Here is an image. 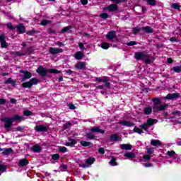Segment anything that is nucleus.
<instances>
[{"instance_id":"nucleus-1","label":"nucleus","mask_w":181,"mask_h":181,"mask_svg":"<svg viewBox=\"0 0 181 181\" xmlns=\"http://www.w3.org/2000/svg\"><path fill=\"white\" fill-rule=\"evenodd\" d=\"M147 57H151V55L146 54L145 52H137L134 54V58L136 60H144Z\"/></svg>"},{"instance_id":"nucleus-2","label":"nucleus","mask_w":181,"mask_h":181,"mask_svg":"<svg viewBox=\"0 0 181 181\" xmlns=\"http://www.w3.org/2000/svg\"><path fill=\"white\" fill-rule=\"evenodd\" d=\"M168 108V104L164 105H153V111L155 112H158L159 111H164V110H166Z\"/></svg>"},{"instance_id":"nucleus-3","label":"nucleus","mask_w":181,"mask_h":181,"mask_svg":"<svg viewBox=\"0 0 181 181\" xmlns=\"http://www.w3.org/2000/svg\"><path fill=\"white\" fill-rule=\"evenodd\" d=\"M20 73H23V74H24L23 77L21 79L22 83L26 81V80H29V78H31L32 77V73L28 71L20 70Z\"/></svg>"},{"instance_id":"nucleus-4","label":"nucleus","mask_w":181,"mask_h":181,"mask_svg":"<svg viewBox=\"0 0 181 181\" xmlns=\"http://www.w3.org/2000/svg\"><path fill=\"white\" fill-rule=\"evenodd\" d=\"M1 121L5 122L4 128H11V127H12V124H13V121L9 117H4L1 119Z\"/></svg>"},{"instance_id":"nucleus-5","label":"nucleus","mask_w":181,"mask_h":181,"mask_svg":"<svg viewBox=\"0 0 181 181\" xmlns=\"http://www.w3.org/2000/svg\"><path fill=\"white\" fill-rule=\"evenodd\" d=\"M36 71L40 74V76H41V77H46V76H47V71L45 70V67H43V66H40Z\"/></svg>"},{"instance_id":"nucleus-6","label":"nucleus","mask_w":181,"mask_h":181,"mask_svg":"<svg viewBox=\"0 0 181 181\" xmlns=\"http://www.w3.org/2000/svg\"><path fill=\"white\" fill-rule=\"evenodd\" d=\"M180 96V93H178L168 94L164 98V100H175L176 98H179Z\"/></svg>"},{"instance_id":"nucleus-7","label":"nucleus","mask_w":181,"mask_h":181,"mask_svg":"<svg viewBox=\"0 0 181 181\" xmlns=\"http://www.w3.org/2000/svg\"><path fill=\"white\" fill-rule=\"evenodd\" d=\"M171 117H169L170 119H174L175 118H177V119H181V112L180 111H174L171 113Z\"/></svg>"},{"instance_id":"nucleus-8","label":"nucleus","mask_w":181,"mask_h":181,"mask_svg":"<svg viewBox=\"0 0 181 181\" xmlns=\"http://www.w3.org/2000/svg\"><path fill=\"white\" fill-rule=\"evenodd\" d=\"M115 36H117V33L115 31H110L106 35V39H107V40H112L113 39H115Z\"/></svg>"},{"instance_id":"nucleus-9","label":"nucleus","mask_w":181,"mask_h":181,"mask_svg":"<svg viewBox=\"0 0 181 181\" xmlns=\"http://www.w3.org/2000/svg\"><path fill=\"white\" fill-rule=\"evenodd\" d=\"M94 162H95V158L90 157L86 160V164L82 165V168H88V166H90V165H93Z\"/></svg>"},{"instance_id":"nucleus-10","label":"nucleus","mask_w":181,"mask_h":181,"mask_svg":"<svg viewBox=\"0 0 181 181\" xmlns=\"http://www.w3.org/2000/svg\"><path fill=\"white\" fill-rule=\"evenodd\" d=\"M36 132H47V127L44 125H38L35 127Z\"/></svg>"},{"instance_id":"nucleus-11","label":"nucleus","mask_w":181,"mask_h":181,"mask_svg":"<svg viewBox=\"0 0 181 181\" xmlns=\"http://www.w3.org/2000/svg\"><path fill=\"white\" fill-rule=\"evenodd\" d=\"M5 39H6V37L4 35H0V43L2 48H6L8 47V43H6V41H5Z\"/></svg>"},{"instance_id":"nucleus-12","label":"nucleus","mask_w":181,"mask_h":181,"mask_svg":"<svg viewBox=\"0 0 181 181\" xmlns=\"http://www.w3.org/2000/svg\"><path fill=\"white\" fill-rule=\"evenodd\" d=\"M63 52V49L62 48H54V47H50L49 48V53L51 54H57V53H62Z\"/></svg>"},{"instance_id":"nucleus-13","label":"nucleus","mask_w":181,"mask_h":181,"mask_svg":"<svg viewBox=\"0 0 181 181\" xmlns=\"http://www.w3.org/2000/svg\"><path fill=\"white\" fill-rule=\"evenodd\" d=\"M110 142H118V141H121V137L118 136V134H112L110 137Z\"/></svg>"},{"instance_id":"nucleus-14","label":"nucleus","mask_w":181,"mask_h":181,"mask_svg":"<svg viewBox=\"0 0 181 181\" xmlns=\"http://www.w3.org/2000/svg\"><path fill=\"white\" fill-rule=\"evenodd\" d=\"M107 11L110 12H115V11H118V5L117 4H112L107 6Z\"/></svg>"},{"instance_id":"nucleus-15","label":"nucleus","mask_w":181,"mask_h":181,"mask_svg":"<svg viewBox=\"0 0 181 181\" xmlns=\"http://www.w3.org/2000/svg\"><path fill=\"white\" fill-rule=\"evenodd\" d=\"M31 151L33 152H35V153H39L42 152V146H40L37 144L31 147Z\"/></svg>"},{"instance_id":"nucleus-16","label":"nucleus","mask_w":181,"mask_h":181,"mask_svg":"<svg viewBox=\"0 0 181 181\" xmlns=\"http://www.w3.org/2000/svg\"><path fill=\"white\" fill-rule=\"evenodd\" d=\"M2 151H4L2 152ZM0 152H2L3 155H11V153H12V152H13V150H12L11 148H1L0 147Z\"/></svg>"},{"instance_id":"nucleus-17","label":"nucleus","mask_w":181,"mask_h":181,"mask_svg":"<svg viewBox=\"0 0 181 181\" xmlns=\"http://www.w3.org/2000/svg\"><path fill=\"white\" fill-rule=\"evenodd\" d=\"M141 29L146 33H153V29L151 26L141 27Z\"/></svg>"},{"instance_id":"nucleus-18","label":"nucleus","mask_w":181,"mask_h":181,"mask_svg":"<svg viewBox=\"0 0 181 181\" xmlns=\"http://www.w3.org/2000/svg\"><path fill=\"white\" fill-rule=\"evenodd\" d=\"M11 121H19L21 122V121H24L25 120V117L23 116H19L18 115L12 117L11 118Z\"/></svg>"},{"instance_id":"nucleus-19","label":"nucleus","mask_w":181,"mask_h":181,"mask_svg":"<svg viewBox=\"0 0 181 181\" xmlns=\"http://www.w3.org/2000/svg\"><path fill=\"white\" fill-rule=\"evenodd\" d=\"M91 132H98L99 134H104L105 131L100 129L98 127H93L90 129Z\"/></svg>"},{"instance_id":"nucleus-20","label":"nucleus","mask_w":181,"mask_h":181,"mask_svg":"<svg viewBox=\"0 0 181 181\" xmlns=\"http://www.w3.org/2000/svg\"><path fill=\"white\" fill-rule=\"evenodd\" d=\"M80 144L83 147L88 146L89 148H93V143L90 141H81Z\"/></svg>"},{"instance_id":"nucleus-21","label":"nucleus","mask_w":181,"mask_h":181,"mask_svg":"<svg viewBox=\"0 0 181 181\" xmlns=\"http://www.w3.org/2000/svg\"><path fill=\"white\" fill-rule=\"evenodd\" d=\"M29 164V161L26 159H21L18 162V166L23 167Z\"/></svg>"},{"instance_id":"nucleus-22","label":"nucleus","mask_w":181,"mask_h":181,"mask_svg":"<svg viewBox=\"0 0 181 181\" xmlns=\"http://www.w3.org/2000/svg\"><path fill=\"white\" fill-rule=\"evenodd\" d=\"M119 124L120 125H124V127H134V125H135V124L127 121H121L119 122Z\"/></svg>"},{"instance_id":"nucleus-23","label":"nucleus","mask_w":181,"mask_h":181,"mask_svg":"<svg viewBox=\"0 0 181 181\" xmlns=\"http://www.w3.org/2000/svg\"><path fill=\"white\" fill-rule=\"evenodd\" d=\"M76 69H78V70H83L86 67V63L84 62H78L76 66Z\"/></svg>"},{"instance_id":"nucleus-24","label":"nucleus","mask_w":181,"mask_h":181,"mask_svg":"<svg viewBox=\"0 0 181 181\" xmlns=\"http://www.w3.org/2000/svg\"><path fill=\"white\" fill-rule=\"evenodd\" d=\"M124 156L128 159H135V153L127 152L124 153Z\"/></svg>"},{"instance_id":"nucleus-25","label":"nucleus","mask_w":181,"mask_h":181,"mask_svg":"<svg viewBox=\"0 0 181 181\" xmlns=\"http://www.w3.org/2000/svg\"><path fill=\"white\" fill-rule=\"evenodd\" d=\"M83 57H84V54L81 52H77L75 54V59H76V60H81Z\"/></svg>"},{"instance_id":"nucleus-26","label":"nucleus","mask_w":181,"mask_h":181,"mask_svg":"<svg viewBox=\"0 0 181 181\" xmlns=\"http://www.w3.org/2000/svg\"><path fill=\"white\" fill-rule=\"evenodd\" d=\"M156 122H158V120L157 119H148L147 121H146V123L148 127H152V125H153L154 124H156Z\"/></svg>"},{"instance_id":"nucleus-27","label":"nucleus","mask_w":181,"mask_h":181,"mask_svg":"<svg viewBox=\"0 0 181 181\" xmlns=\"http://www.w3.org/2000/svg\"><path fill=\"white\" fill-rule=\"evenodd\" d=\"M121 149H124L125 151H131L132 149V145L131 144H122Z\"/></svg>"},{"instance_id":"nucleus-28","label":"nucleus","mask_w":181,"mask_h":181,"mask_svg":"<svg viewBox=\"0 0 181 181\" xmlns=\"http://www.w3.org/2000/svg\"><path fill=\"white\" fill-rule=\"evenodd\" d=\"M21 86L23 88H32V82L28 81L22 83Z\"/></svg>"},{"instance_id":"nucleus-29","label":"nucleus","mask_w":181,"mask_h":181,"mask_svg":"<svg viewBox=\"0 0 181 181\" xmlns=\"http://www.w3.org/2000/svg\"><path fill=\"white\" fill-rule=\"evenodd\" d=\"M144 112L146 115H151L152 114V107H146L144 110Z\"/></svg>"},{"instance_id":"nucleus-30","label":"nucleus","mask_w":181,"mask_h":181,"mask_svg":"<svg viewBox=\"0 0 181 181\" xmlns=\"http://www.w3.org/2000/svg\"><path fill=\"white\" fill-rule=\"evenodd\" d=\"M151 145H153V146H160V145H162V143H160V141L155 140V139L151 140Z\"/></svg>"},{"instance_id":"nucleus-31","label":"nucleus","mask_w":181,"mask_h":181,"mask_svg":"<svg viewBox=\"0 0 181 181\" xmlns=\"http://www.w3.org/2000/svg\"><path fill=\"white\" fill-rule=\"evenodd\" d=\"M17 32H19L20 33H25L24 25L22 24L17 25Z\"/></svg>"},{"instance_id":"nucleus-32","label":"nucleus","mask_w":181,"mask_h":181,"mask_svg":"<svg viewBox=\"0 0 181 181\" xmlns=\"http://www.w3.org/2000/svg\"><path fill=\"white\" fill-rule=\"evenodd\" d=\"M4 83L5 84H11L13 87H15V84H16V81H13L12 78H8Z\"/></svg>"},{"instance_id":"nucleus-33","label":"nucleus","mask_w":181,"mask_h":181,"mask_svg":"<svg viewBox=\"0 0 181 181\" xmlns=\"http://www.w3.org/2000/svg\"><path fill=\"white\" fill-rule=\"evenodd\" d=\"M153 105H160V104L162 103V100L159 98H153L152 100Z\"/></svg>"},{"instance_id":"nucleus-34","label":"nucleus","mask_w":181,"mask_h":181,"mask_svg":"<svg viewBox=\"0 0 181 181\" xmlns=\"http://www.w3.org/2000/svg\"><path fill=\"white\" fill-rule=\"evenodd\" d=\"M171 70L175 73H181V66H173Z\"/></svg>"},{"instance_id":"nucleus-35","label":"nucleus","mask_w":181,"mask_h":181,"mask_svg":"<svg viewBox=\"0 0 181 181\" xmlns=\"http://www.w3.org/2000/svg\"><path fill=\"white\" fill-rule=\"evenodd\" d=\"M48 73H50L51 74H60V71L54 69H49L47 70Z\"/></svg>"},{"instance_id":"nucleus-36","label":"nucleus","mask_w":181,"mask_h":181,"mask_svg":"<svg viewBox=\"0 0 181 181\" xmlns=\"http://www.w3.org/2000/svg\"><path fill=\"white\" fill-rule=\"evenodd\" d=\"M139 128H141V129H144V131H146V132H148L149 126L147 124V123H144L139 126Z\"/></svg>"},{"instance_id":"nucleus-37","label":"nucleus","mask_w":181,"mask_h":181,"mask_svg":"<svg viewBox=\"0 0 181 181\" xmlns=\"http://www.w3.org/2000/svg\"><path fill=\"white\" fill-rule=\"evenodd\" d=\"M105 81H103V83H105V87L110 88V87H111V83L109 82L110 79L107 76L105 78Z\"/></svg>"},{"instance_id":"nucleus-38","label":"nucleus","mask_w":181,"mask_h":181,"mask_svg":"<svg viewBox=\"0 0 181 181\" xmlns=\"http://www.w3.org/2000/svg\"><path fill=\"white\" fill-rule=\"evenodd\" d=\"M52 23L50 20H42V21L40 23L42 26H45V25H49Z\"/></svg>"},{"instance_id":"nucleus-39","label":"nucleus","mask_w":181,"mask_h":181,"mask_svg":"<svg viewBox=\"0 0 181 181\" xmlns=\"http://www.w3.org/2000/svg\"><path fill=\"white\" fill-rule=\"evenodd\" d=\"M133 132H136L137 134H143L144 130L139 129L138 127H135L133 129Z\"/></svg>"},{"instance_id":"nucleus-40","label":"nucleus","mask_w":181,"mask_h":181,"mask_svg":"<svg viewBox=\"0 0 181 181\" xmlns=\"http://www.w3.org/2000/svg\"><path fill=\"white\" fill-rule=\"evenodd\" d=\"M6 169H8V166L4 165V164H0V172H6Z\"/></svg>"},{"instance_id":"nucleus-41","label":"nucleus","mask_w":181,"mask_h":181,"mask_svg":"<svg viewBox=\"0 0 181 181\" xmlns=\"http://www.w3.org/2000/svg\"><path fill=\"white\" fill-rule=\"evenodd\" d=\"M30 83H31L32 86H33V85L37 84V83H39V80H37V78H32L30 80Z\"/></svg>"},{"instance_id":"nucleus-42","label":"nucleus","mask_w":181,"mask_h":181,"mask_svg":"<svg viewBox=\"0 0 181 181\" xmlns=\"http://www.w3.org/2000/svg\"><path fill=\"white\" fill-rule=\"evenodd\" d=\"M115 160H117V159L115 158H112L110 161V165H111V166H117L118 163H117Z\"/></svg>"},{"instance_id":"nucleus-43","label":"nucleus","mask_w":181,"mask_h":181,"mask_svg":"<svg viewBox=\"0 0 181 181\" xmlns=\"http://www.w3.org/2000/svg\"><path fill=\"white\" fill-rule=\"evenodd\" d=\"M28 54H32L35 52V48L33 47H30L27 49Z\"/></svg>"},{"instance_id":"nucleus-44","label":"nucleus","mask_w":181,"mask_h":181,"mask_svg":"<svg viewBox=\"0 0 181 181\" xmlns=\"http://www.w3.org/2000/svg\"><path fill=\"white\" fill-rule=\"evenodd\" d=\"M147 3L151 6H155V5L157 4L156 1L155 0H147Z\"/></svg>"},{"instance_id":"nucleus-45","label":"nucleus","mask_w":181,"mask_h":181,"mask_svg":"<svg viewBox=\"0 0 181 181\" xmlns=\"http://www.w3.org/2000/svg\"><path fill=\"white\" fill-rule=\"evenodd\" d=\"M86 136L88 139H94L95 138V136L93 133H86Z\"/></svg>"},{"instance_id":"nucleus-46","label":"nucleus","mask_w":181,"mask_h":181,"mask_svg":"<svg viewBox=\"0 0 181 181\" xmlns=\"http://www.w3.org/2000/svg\"><path fill=\"white\" fill-rule=\"evenodd\" d=\"M101 47H102V49H108L110 47V45L108 43H107V42H103L101 44Z\"/></svg>"},{"instance_id":"nucleus-47","label":"nucleus","mask_w":181,"mask_h":181,"mask_svg":"<svg viewBox=\"0 0 181 181\" xmlns=\"http://www.w3.org/2000/svg\"><path fill=\"white\" fill-rule=\"evenodd\" d=\"M59 152H62V153H64V152H67V148L65 146H60L59 147Z\"/></svg>"},{"instance_id":"nucleus-48","label":"nucleus","mask_w":181,"mask_h":181,"mask_svg":"<svg viewBox=\"0 0 181 181\" xmlns=\"http://www.w3.org/2000/svg\"><path fill=\"white\" fill-rule=\"evenodd\" d=\"M167 155H168V156H170V158H173V156H175V155H176V153L173 151H168Z\"/></svg>"},{"instance_id":"nucleus-49","label":"nucleus","mask_w":181,"mask_h":181,"mask_svg":"<svg viewBox=\"0 0 181 181\" xmlns=\"http://www.w3.org/2000/svg\"><path fill=\"white\" fill-rule=\"evenodd\" d=\"M10 54H15L16 56H19L20 57L22 56H25V54H21L20 52H10Z\"/></svg>"},{"instance_id":"nucleus-50","label":"nucleus","mask_w":181,"mask_h":181,"mask_svg":"<svg viewBox=\"0 0 181 181\" xmlns=\"http://www.w3.org/2000/svg\"><path fill=\"white\" fill-rule=\"evenodd\" d=\"M141 30H142V29H141V28H133V33H134V35H138V33L141 32Z\"/></svg>"},{"instance_id":"nucleus-51","label":"nucleus","mask_w":181,"mask_h":181,"mask_svg":"<svg viewBox=\"0 0 181 181\" xmlns=\"http://www.w3.org/2000/svg\"><path fill=\"white\" fill-rule=\"evenodd\" d=\"M112 2H114L117 5V4H122V2H127V0H110Z\"/></svg>"},{"instance_id":"nucleus-52","label":"nucleus","mask_w":181,"mask_h":181,"mask_svg":"<svg viewBox=\"0 0 181 181\" xmlns=\"http://www.w3.org/2000/svg\"><path fill=\"white\" fill-rule=\"evenodd\" d=\"M32 112L30 110H24L23 111V115L25 117H29V115H32Z\"/></svg>"},{"instance_id":"nucleus-53","label":"nucleus","mask_w":181,"mask_h":181,"mask_svg":"<svg viewBox=\"0 0 181 181\" xmlns=\"http://www.w3.org/2000/svg\"><path fill=\"white\" fill-rule=\"evenodd\" d=\"M106 78H107V76H105L103 78H96L95 81H99L100 83H104V81H105Z\"/></svg>"},{"instance_id":"nucleus-54","label":"nucleus","mask_w":181,"mask_h":181,"mask_svg":"<svg viewBox=\"0 0 181 181\" xmlns=\"http://www.w3.org/2000/svg\"><path fill=\"white\" fill-rule=\"evenodd\" d=\"M7 28H8V29H10L11 30H13L16 29V28L13 27V25H12V23H11V22H9V23H7Z\"/></svg>"},{"instance_id":"nucleus-55","label":"nucleus","mask_w":181,"mask_h":181,"mask_svg":"<svg viewBox=\"0 0 181 181\" xmlns=\"http://www.w3.org/2000/svg\"><path fill=\"white\" fill-rule=\"evenodd\" d=\"M172 8H173V9H180V6L176 3H174L172 4Z\"/></svg>"},{"instance_id":"nucleus-56","label":"nucleus","mask_w":181,"mask_h":181,"mask_svg":"<svg viewBox=\"0 0 181 181\" xmlns=\"http://www.w3.org/2000/svg\"><path fill=\"white\" fill-rule=\"evenodd\" d=\"M100 16L102 18V19H107V18H109L110 16H108V13H103L100 14Z\"/></svg>"},{"instance_id":"nucleus-57","label":"nucleus","mask_w":181,"mask_h":181,"mask_svg":"<svg viewBox=\"0 0 181 181\" xmlns=\"http://www.w3.org/2000/svg\"><path fill=\"white\" fill-rule=\"evenodd\" d=\"M126 45L127 46H135L136 45H138V42H136L135 41H131L129 42H127Z\"/></svg>"},{"instance_id":"nucleus-58","label":"nucleus","mask_w":181,"mask_h":181,"mask_svg":"<svg viewBox=\"0 0 181 181\" xmlns=\"http://www.w3.org/2000/svg\"><path fill=\"white\" fill-rule=\"evenodd\" d=\"M71 29V26H66L62 30V33L67 32Z\"/></svg>"},{"instance_id":"nucleus-59","label":"nucleus","mask_w":181,"mask_h":181,"mask_svg":"<svg viewBox=\"0 0 181 181\" xmlns=\"http://www.w3.org/2000/svg\"><path fill=\"white\" fill-rule=\"evenodd\" d=\"M69 141L70 142L71 146H73L74 145H76V144H77V141L74 139H69Z\"/></svg>"},{"instance_id":"nucleus-60","label":"nucleus","mask_w":181,"mask_h":181,"mask_svg":"<svg viewBox=\"0 0 181 181\" xmlns=\"http://www.w3.org/2000/svg\"><path fill=\"white\" fill-rule=\"evenodd\" d=\"M70 127H71V122H67L64 124V129H68V128H70Z\"/></svg>"},{"instance_id":"nucleus-61","label":"nucleus","mask_w":181,"mask_h":181,"mask_svg":"<svg viewBox=\"0 0 181 181\" xmlns=\"http://www.w3.org/2000/svg\"><path fill=\"white\" fill-rule=\"evenodd\" d=\"M52 158L54 160H57V159H59L60 158V156L59 154L56 153V154L52 155Z\"/></svg>"},{"instance_id":"nucleus-62","label":"nucleus","mask_w":181,"mask_h":181,"mask_svg":"<svg viewBox=\"0 0 181 181\" xmlns=\"http://www.w3.org/2000/svg\"><path fill=\"white\" fill-rule=\"evenodd\" d=\"M144 63L146 64H151V62H152L151 60V59H149V57H147V58L144 59Z\"/></svg>"},{"instance_id":"nucleus-63","label":"nucleus","mask_w":181,"mask_h":181,"mask_svg":"<svg viewBox=\"0 0 181 181\" xmlns=\"http://www.w3.org/2000/svg\"><path fill=\"white\" fill-rule=\"evenodd\" d=\"M68 107H69V110H76V106H74V105L73 103H69L68 105Z\"/></svg>"},{"instance_id":"nucleus-64","label":"nucleus","mask_w":181,"mask_h":181,"mask_svg":"<svg viewBox=\"0 0 181 181\" xmlns=\"http://www.w3.org/2000/svg\"><path fill=\"white\" fill-rule=\"evenodd\" d=\"M143 159L145 160H151V156L149 155L143 156Z\"/></svg>"}]
</instances>
